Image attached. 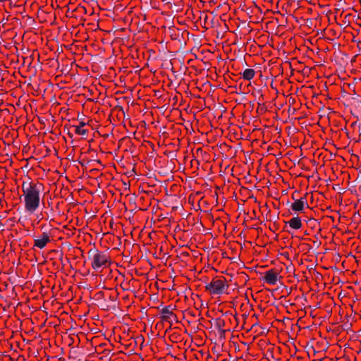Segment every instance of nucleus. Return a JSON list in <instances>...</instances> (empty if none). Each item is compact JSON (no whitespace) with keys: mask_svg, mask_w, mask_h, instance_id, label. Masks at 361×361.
<instances>
[{"mask_svg":"<svg viewBox=\"0 0 361 361\" xmlns=\"http://www.w3.org/2000/svg\"><path fill=\"white\" fill-rule=\"evenodd\" d=\"M164 154L172 159H175L176 157V154L175 153V152L173 151L165 152Z\"/></svg>","mask_w":361,"mask_h":361,"instance_id":"obj_14","label":"nucleus"},{"mask_svg":"<svg viewBox=\"0 0 361 361\" xmlns=\"http://www.w3.org/2000/svg\"><path fill=\"white\" fill-rule=\"evenodd\" d=\"M75 133L85 135L87 133V130L86 129H82L80 127H75Z\"/></svg>","mask_w":361,"mask_h":361,"instance_id":"obj_12","label":"nucleus"},{"mask_svg":"<svg viewBox=\"0 0 361 361\" xmlns=\"http://www.w3.org/2000/svg\"><path fill=\"white\" fill-rule=\"evenodd\" d=\"M176 306L172 307L171 305L166 306L161 310V319L165 322H170V317L173 316L172 310L175 309Z\"/></svg>","mask_w":361,"mask_h":361,"instance_id":"obj_6","label":"nucleus"},{"mask_svg":"<svg viewBox=\"0 0 361 361\" xmlns=\"http://www.w3.org/2000/svg\"><path fill=\"white\" fill-rule=\"evenodd\" d=\"M225 325V322L220 318H218L216 319L215 322V326L221 333V337H224L225 330H224L222 328Z\"/></svg>","mask_w":361,"mask_h":361,"instance_id":"obj_10","label":"nucleus"},{"mask_svg":"<svg viewBox=\"0 0 361 361\" xmlns=\"http://www.w3.org/2000/svg\"><path fill=\"white\" fill-rule=\"evenodd\" d=\"M79 163L82 165V166H85V163H84L82 161H80Z\"/></svg>","mask_w":361,"mask_h":361,"instance_id":"obj_24","label":"nucleus"},{"mask_svg":"<svg viewBox=\"0 0 361 361\" xmlns=\"http://www.w3.org/2000/svg\"><path fill=\"white\" fill-rule=\"evenodd\" d=\"M307 347L309 348V349H312L313 350H314V347L312 345H310L309 343L307 344Z\"/></svg>","mask_w":361,"mask_h":361,"instance_id":"obj_16","label":"nucleus"},{"mask_svg":"<svg viewBox=\"0 0 361 361\" xmlns=\"http://www.w3.org/2000/svg\"><path fill=\"white\" fill-rule=\"evenodd\" d=\"M173 317V319L176 322H178V319H177V317L176 314H173V316H172Z\"/></svg>","mask_w":361,"mask_h":361,"instance_id":"obj_20","label":"nucleus"},{"mask_svg":"<svg viewBox=\"0 0 361 361\" xmlns=\"http://www.w3.org/2000/svg\"><path fill=\"white\" fill-rule=\"evenodd\" d=\"M40 188H38L32 191H28L27 193L23 194L25 208V210L30 213H34L39 206Z\"/></svg>","mask_w":361,"mask_h":361,"instance_id":"obj_1","label":"nucleus"},{"mask_svg":"<svg viewBox=\"0 0 361 361\" xmlns=\"http://www.w3.org/2000/svg\"><path fill=\"white\" fill-rule=\"evenodd\" d=\"M101 306L102 307V309H104H104H106V308H105V306H106V305H105L104 304L101 305Z\"/></svg>","mask_w":361,"mask_h":361,"instance_id":"obj_25","label":"nucleus"},{"mask_svg":"<svg viewBox=\"0 0 361 361\" xmlns=\"http://www.w3.org/2000/svg\"><path fill=\"white\" fill-rule=\"evenodd\" d=\"M286 270L288 272L291 273L294 271L295 269L292 265H289L288 267H286Z\"/></svg>","mask_w":361,"mask_h":361,"instance_id":"obj_15","label":"nucleus"},{"mask_svg":"<svg viewBox=\"0 0 361 361\" xmlns=\"http://www.w3.org/2000/svg\"><path fill=\"white\" fill-rule=\"evenodd\" d=\"M68 135H70V137H73V135L70 133H68Z\"/></svg>","mask_w":361,"mask_h":361,"instance_id":"obj_32","label":"nucleus"},{"mask_svg":"<svg viewBox=\"0 0 361 361\" xmlns=\"http://www.w3.org/2000/svg\"><path fill=\"white\" fill-rule=\"evenodd\" d=\"M169 329H171V327H169V329H167V330H166V332H168V331H169Z\"/></svg>","mask_w":361,"mask_h":361,"instance_id":"obj_30","label":"nucleus"},{"mask_svg":"<svg viewBox=\"0 0 361 361\" xmlns=\"http://www.w3.org/2000/svg\"><path fill=\"white\" fill-rule=\"evenodd\" d=\"M357 124V122L353 123L352 126H355Z\"/></svg>","mask_w":361,"mask_h":361,"instance_id":"obj_27","label":"nucleus"},{"mask_svg":"<svg viewBox=\"0 0 361 361\" xmlns=\"http://www.w3.org/2000/svg\"><path fill=\"white\" fill-rule=\"evenodd\" d=\"M35 246L39 249H43L46 245L50 241V238L47 233H43L41 238H35Z\"/></svg>","mask_w":361,"mask_h":361,"instance_id":"obj_5","label":"nucleus"},{"mask_svg":"<svg viewBox=\"0 0 361 361\" xmlns=\"http://www.w3.org/2000/svg\"><path fill=\"white\" fill-rule=\"evenodd\" d=\"M293 229H300L302 227L301 219L298 216L292 218L290 221L286 222Z\"/></svg>","mask_w":361,"mask_h":361,"instance_id":"obj_9","label":"nucleus"},{"mask_svg":"<svg viewBox=\"0 0 361 361\" xmlns=\"http://www.w3.org/2000/svg\"><path fill=\"white\" fill-rule=\"evenodd\" d=\"M85 125H86V123L85 122L82 121V122L80 123V126L79 127L81 128V127L85 126Z\"/></svg>","mask_w":361,"mask_h":361,"instance_id":"obj_18","label":"nucleus"},{"mask_svg":"<svg viewBox=\"0 0 361 361\" xmlns=\"http://www.w3.org/2000/svg\"><path fill=\"white\" fill-rule=\"evenodd\" d=\"M71 354H72V355H75V354H76V351H75V350H72L71 351Z\"/></svg>","mask_w":361,"mask_h":361,"instance_id":"obj_23","label":"nucleus"},{"mask_svg":"<svg viewBox=\"0 0 361 361\" xmlns=\"http://www.w3.org/2000/svg\"><path fill=\"white\" fill-rule=\"evenodd\" d=\"M350 326V325H348V324H345V325L343 326V329H344L348 330V329H349Z\"/></svg>","mask_w":361,"mask_h":361,"instance_id":"obj_17","label":"nucleus"},{"mask_svg":"<svg viewBox=\"0 0 361 361\" xmlns=\"http://www.w3.org/2000/svg\"><path fill=\"white\" fill-rule=\"evenodd\" d=\"M292 198L294 200V202L295 201V200H298V198H296L295 193L293 194Z\"/></svg>","mask_w":361,"mask_h":361,"instance_id":"obj_22","label":"nucleus"},{"mask_svg":"<svg viewBox=\"0 0 361 361\" xmlns=\"http://www.w3.org/2000/svg\"><path fill=\"white\" fill-rule=\"evenodd\" d=\"M257 325H258V323H257V322L255 323V324L252 325V327H254V326H257Z\"/></svg>","mask_w":361,"mask_h":361,"instance_id":"obj_26","label":"nucleus"},{"mask_svg":"<svg viewBox=\"0 0 361 361\" xmlns=\"http://www.w3.org/2000/svg\"><path fill=\"white\" fill-rule=\"evenodd\" d=\"M255 71L253 69H245L243 73V78L246 80H250L255 76Z\"/></svg>","mask_w":361,"mask_h":361,"instance_id":"obj_11","label":"nucleus"},{"mask_svg":"<svg viewBox=\"0 0 361 361\" xmlns=\"http://www.w3.org/2000/svg\"><path fill=\"white\" fill-rule=\"evenodd\" d=\"M71 357L75 358V356H74V355H71Z\"/></svg>","mask_w":361,"mask_h":361,"instance_id":"obj_34","label":"nucleus"},{"mask_svg":"<svg viewBox=\"0 0 361 361\" xmlns=\"http://www.w3.org/2000/svg\"><path fill=\"white\" fill-rule=\"evenodd\" d=\"M279 273L274 269H269L264 273L263 280L269 284L275 285L278 281Z\"/></svg>","mask_w":361,"mask_h":361,"instance_id":"obj_4","label":"nucleus"},{"mask_svg":"<svg viewBox=\"0 0 361 361\" xmlns=\"http://www.w3.org/2000/svg\"><path fill=\"white\" fill-rule=\"evenodd\" d=\"M321 276V274L318 272H317V276Z\"/></svg>","mask_w":361,"mask_h":361,"instance_id":"obj_28","label":"nucleus"},{"mask_svg":"<svg viewBox=\"0 0 361 361\" xmlns=\"http://www.w3.org/2000/svg\"><path fill=\"white\" fill-rule=\"evenodd\" d=\"M206 290H209L212 294L221 295L224 293L228 288L226 283V279H213L210 283H207Z\"/></svg>","mask_w":361,"mask_h":361,"instance_id":"obj_2","label":"nucleus"},{"mask_svg":"<svg viewBox=\"0 0 361 361\" xmlns=\"http://www.w3.org/2000/svg\"><path fill=\"white\" fill-rule=\"evenodd\" d=\"M109 299H110L111 300H112V301H115V300H116V298H115V297H114V296H111V295L109 297Z\"/></svg>","mask_w":361,"mask_h":361,"instance_id":"obj_19","label":"nucleus"},{"mask_svg":"<svg viewBox=\"0 0 361 361\" xmlns=\"http://www.w3.org/2000/svg\"><path fill=\"white\" fill-rule=\"evenodd\" d=\"M169 329H171V327H169V329H167V330H166V332H168V331H169Z\"/></svg>","mask_w":361,"mask_h":361,"instance_id":"obj_31","label":"nucleus"},{"mask_svg":"<svg viewBox=\"0 0 361 361\" xmlns=\"http://www.w3.org/2000/svg\"><path fill=\"white\" fill-rule=\"evenodd\" d=\"M307 193H306V194L305 195V196H304V197H302L300 198L299 200H306V197H307Z\"/></svg>","mask_w":361,"mask_h":361,"instance_id":"obj_21","label":"nucleus"},{"mask_svg":"<svg viewBox=\"0 0 361 361\" xmlns=\"http://www.w3.org/2000/svg\"><path fill=\"white\" fill-rule=\"evenodd\" d=\"M169 329H171V327H169V329H167V330H166V332H168V331H169Z\"/></svg>","mask_w":361,"mask_h":361,"instance_id":"obj_29","label":"nucleus"},{"mask_svg":"<svg viewBox=\"0 0 361 361\" xmlns=\"http://www.w3.org/2000/svg\"><path fill=\"white\" fill-rule=\"evenodd\" d=\"M41 186H42L41 184L37 185V184H35L32 183H28V182L24 181L22 185V189H23V194L27 193L28 191L31 192L38 188H41Z\"/></svg>","mask_w":361,"mask_h":361,"instance_id":"obj_8","label":"nucleus"},{"mask_svg":"<svg viewBox=\"0 0 361 361\" xmlns=\"http://www.w3.org/2000/svg\"><path fill=\"white\" fill-rule=\"evenodd\" d=\"M108 262V255L104 252H99L92 259V267L94 269L97 270L102 266H105Z\"/></svg>","mask_w":361,"mask_h":361,"instance_id":"obj_3","label":"nucleus"},{"mask_svg":"<svg viewBox=\"0 0 361 361\" xmlns=\"http://www.w3.org/2000/svg\"><path fill=\"white\" fill-rule=\"evenodd\" d=\"M98 294L102 295L103 293H102V292H99V293H98Z\"/></svg>","mask_w":361,"mask_h":361,"instance_id":"obj_33","label":"nucleus"},{"mask_svg":"<svg viewBox=\"0 0 361 361\" xmlns=\"http://www.w3.org/2000/svg\"><path fill=\"white\" fill-rule=\"evenodd\" d=\"M305 206L308 207L307 201L304 200H295V201L290 204L291 209L295 212H302Z\"/></svg>","mask_w":361,"mask_h":361,"instance_id":"obj_7","label":"nucleus"},{"mask_svg":"<svg viewBox=\"0 0 361 361\" xmlns=\"http://www.w3.org/2000/svg\"><path fill=\"white\" fill-rule=\"evenodd\" d=\"M99 251L97 249H91L88 252L89 258L93 259L94 256L97 255Z\"/></svg>","mask_w":361,"mask_h":361,"instance_id":"obj_13","label":"nucleus"}]
</instances>
